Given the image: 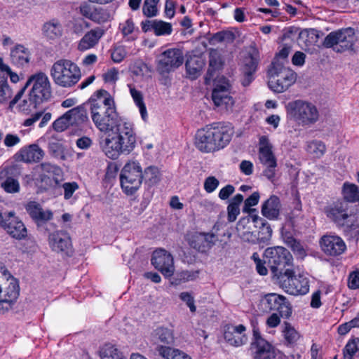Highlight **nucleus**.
Returning a JSON list of instances; mask_svg holds the SVG:
<instances>
[{"mask_svg":"<svg viewBox=\"0 0 359 359\" xmlns=\"http://www.w3.org/2000/svg\"><path fill=\"white\" fill-rule=\"evenodd\" d=\"M137 137L133 124L121 118L111 129L108 136L100 142L104 154L116 159L122 154H128L136 146Z\"/></svg>","mask_w":359,"mask_h":359,"instance_id":"1","label":"nucleus"},{"mask_svg":"<svg viewBox=\"0 0 359 359\" xmlns=\"http://www.w3.org/2000/svg\"><path fill=\"white\" fill-rule=\"evenodd\" d=\"M85 106L88 107L95 127L102 133H109L110 129L121 118L116 111L114 98L104 89L97 90Z\"/></svg>","mask_w":359,"mask_h":359,"instance_id":"2","label":"nucleus"},{"mask_svg":"<svg viewBox=\"0 0 359 359\" xmlns=\"http://www.w3.org/2000/svg\"><path fill=\"white\" fill-rule=\"evenodd\" d=\"M285 111L287 119L304 128L312 126L320 118V111L316 105L304 100L289 102L285 105Z\"/></svg>","mask_w":359,"mask_h":359,"instance_id":"3","label":"nucleus"},{"mask_svg":"<svg viewBox=\"0 0 359 359\" xmlns=\"http://www.w3.org/2000/svg\"><path fill=\"white\" fill-rule=\"evenodd\" d=\"M264 263L269 267L275 282L292 269L293 258L285 248H268L264 251Z\"/></svg>","mask_w":359,"mask_h":359,"instance_id":"4","label":"nucleus"},{"mask_svg":"<svg viewBox=\"0 0 359 359\" xmlns=\"http://www.w3.org/2000/svg\"><path fill=\"white\" fill-rule=\"evenodd\" d=\"M50 74L54 83L62 88L73 87L81 78L79 67L68 59H60L55 62Z\"/></svg>","mask_w":359,"mask_h":359,"instance_id":"5","label":"nucleus"},{"mask_svg":"<svg viewBox=\"0 0 359 359\" xmlns=\"http://www.w3.org/2000/svg\"><path fill=\"white\" fill-rule=\"evenodd\" d=\"M269 88L275 93L286 91L297 80V74L283 62L276 59L268 70Z\"/></svg>","mask_w":359,"mask_h":359,"instance_id":"6","label":"nucleus"},{"mask_svg":"<svg viewBox=\"0 0 359 359\" xmlns=\"http://www.w3.org/2000/svg\"><path fill=\"white\" fill-rule=\"evenodd\" d=\"M143 172L137 161H129L123 167L120 174L121 188L127 195L134 194L140 187Z\"/></svg>","mask_w":359,"mask_h":359,"instance_id":"7","label":"nucleus"},{"mask_svg":"<svg viewBox=\"0 0 359 359\" xmlns=\"http://www.w3.org/2000/svg\"><path fill=\"white\" fill-rule=\"evenodd\" d=\"M30 84H32V88L29 93V101L34 107L50 98V83L45 73L39 72L32 75L27 81V86Z\"/></svg>","mask_w":359,"mask_h":359,"instance_id":"8","label":"nucleus"},{"mask_svg":"<svg viewBox=\"0 0 359 359\" xmlns=\"http://www.w3.org/2000/svg\"><path fill=\"white\" fill-rule=\"evenodd\" d=\"M285 292L291 295H304L309 291V279L303 273L295 275L293 269L275 282Z\"/></svg>","mask_w":359,"mask_h":359,"instance_id":"9","label":"nucleus"},{"mask_svg":"<svg viewBox=\"0 0 359 359\" xmlns=\"http://www.w3.org/2000/svg\"><path fill=\"white\" fill-rule=\"evenodd\" d=\"M357 41L355 31L348 27L330 33L324 40V46L326 48H333L337 52H344L353 50Z\"/></svg>","mask_w":359,"mask_h":359,"instance_id":"10","label":"nucleus"},{"mask_svg":"<svg viewBox=\"0 0 359 359\" xmlns=\"http://www.w3.org/2000/svg\"><path fill=\"white\" fill-rule=\"evenodd\" d=\"M18 281L12 276L8 278H0V313L10 310L19 296Z\"/></svg>","mask_w":359,"mask_h":359,"instance_id":"11","label":"nucleus"},{"mask_svg":"<svg viewBox=\"0 0 359 359\" xmlns=\"http://www.w3.org/2000/svg\"><path fill=\"white\" fill-rule=\"evenodd\" d=\"M263 312L277 311L282 318H289L292 315V306L285 297L276 293L265 294L260 300Z\"/></svg>","mask_w":359,"mask_h":359,"instance_id":"12","label":"nucleus"},{"mask_svg":"<svg viewBox=\"0 0 359 359\" xmlns=\"http://www.w3.org/2000/svg\"><path fill=\"white\" fill-rule=\"evenodd\" d=\"M259 158L261 163L265 166L264 175L273 182L276 177L277 161L272 151V146L266 136L259 138Z\"/></svg>","mask_w":359,"mask_h":359,"instance_id":"13","label":"nucleus"},{"mask_svg":"<svg viewBox=\"0 0 359 359\" xmlns=\"http://www.w3.org/2000/svg\"><path fill=\"white\" fill-rule=\"evenodd\" d=\"M183 53L178 48H170L161 54L158 58L157 70L161 74L174 71L183 64Z\"/></svg>","mask_w":359,"mask_h":359,"instance_id":"14","label":"nucleus"},{"mask_svg":"<svg viewBox=\"0 0 359 359\" xmlns=\"http://www.w3.org/2000/svg\"><path fill=\"white\" fill-rule=\"evenodd\" d=\"M0 225L14 239L20 241L27 236V227L14 212L5 214L4 217L1 219Z\"/></svg>","mask_w":359,"mask_h":359,"instance_id":"15","label":"nucleus"},{"mask_svg":"<svg viewBox=\"0 0 359 359\" xmlns=\"http://www.w3.org/2000/svg\"><path fill=\"white\" fill-rule=\"evenodd\" d=\"M230 84L224 82L222 84L217 85L212 93V100L215 105L221 111L231 112L235 104L234 99L231 95Z\"/></svg>","mask_w":359,"mask_h":359,"instance_id":"16","label":"nucleus"},{"mask_svg":"<svg viewBox=\"0 0 359 359\" xmlns=\"http://www.w3.org/2000/svg\"><path fill=\"white\" fill-rule=\"evenodd\" d=\"M250 351L254 359H272L275 357L274 348L262 337L258 329H253V339Z\"/></svg>","mask_w":359,"mask_h":359,"instance_id":"17","label":"nucleus"},{"mask_svg":"<svg viewBox=\"0 0 359 359\" xmlns=\"http://www.w3.org/2000/svg\"><path fill=\"white\" fill-rule=\"evenodd\" d=\"M210 130L213 135L216 151L224 148L231 141L233 135V128L230 123H215L209 124Z\"/></svg>","mask_w":359,"mask_h":359,"instance_id":"18","label":"nucleus"},{"mask_svg":"<svg viewBox=\"0 0 359 359\" xmlns=\"http://www.w3.org/2000/svg\"><path fill=\"white\" fill-rule=\"evenodd\" d=\"M48 245L57 253L70 255L72 252V240L66 231H55L48 235Z\"/></svg>","mask_w":359,"mask_h":359,"instance_id":"19","label":"nucleus"},{"mask_svg":"<svg viewBox=\"0 0 359 359\" xmlns=\"http://www.w3.org/2000/svg\"><path fill=\"white\" fill-rule=\"evenodd\" d=\"M151 264L164 276L170 277L173 275L175 270L173 257L165 250H155L152 255Z\"/></svg>","mask_w":359,"mask_h":359,"instance_id":"20","label":"nucleus"},{"mask_svg":"<svg viewBox=\"0 0 359 359\" xmlns=\"http://www.w3.org/2000/svg\"><path fill=\"white\" fill-rule=\"evenodd\" d=\"M25 209L38 228L43 226L53 218V211L49 209H44L36 201L27 202L25 205Z\"/></svg>","mask_w":359,"mask_h":359,"instance_id":"21","label":"nucleus"},{"mask_svg":"<svg viewBox=\"0 0 359 359\" xmlns=\"http://www.w3.org/2000/svg\"><path fill=\"white\" fill-rule=\"evenodd\" d=\"M320 245L325 254L337 257L343 254L346 250V245L339 236L327 234L322 236Z\"/></svg>","mask_w":359,"mask_h":359,"instance_id":"22","label":"nucleus"},{"mask_svg":"<svg viewBox=\"0 0 359 359\" xmlns=\"http://www.w3.org/2000/svg\"><path fill=\"white\" fill-rule=\"evenodd\" d=\"M252 216L241 218L237 223L236 231L239 238L244 242L256 243L258 237H257V232L252 229V227H255Z\"/></svg>","mask_w":359,"mask_h":359,"instance_id":"23","label":"nucleus"},{"mask_svg":"<svg viewBox=\"0 0 359 359\" xmlns=\"http://www.w3.org/2000/svg\"><path fill=\"white\" fill-rule=\"evenodd\" d=\"M347 211V205L341 201L334 202L325 210L327 217L339 226L345 225L348 217Z\"/></svg>","mask_w":359,"mask_h":359,"instance_id":"24","label":"nucleus"},{"mask_svg":"<svg viewBox=\"0 0 359 359\" xmlns=\"http://www.w3.org/2000/svg\"><path fill=\"white\" fill-rule=\"evenodd\" d=\"M213 135L210 130L209 125L198 130L195 136V145L201 151L210 153L216 151L215 142L213 141Z\"/></svg>","mask_w":359,"mask_h":359,"instance_id":"25","label":"nucleus"},{"mask_svg":"<svg viewBox=\"0 0 359 359\" xmlns=\"http://www.w3.org/2000/svg\"><path fill=\"white\" fill-rule=\"evenodd\" d=\"M217 241V236L213 233H196L191 236L190 245L201 252L209 250Z\"/></svg>","mask_w":359,"mask_h":359,"instance_id":"26","label":"nucleus"},{"mask_svg":"<svg viewBox=\"0 0 359 359\" xmlns=\"http://www.w3.org/2000/svg\"><path fill=\"white\" fill-rule=\"evenodd\" d=\"M44 151L36 144L21 148L16 154L17 158L27 163H38L43 159Z\"/></svg>","mask_w":359,"mask_h":359,"instance_id":"27","label":"nucleus"},{"mask_svg":"<svg viewBox=\"0 0 359 359\" xmlns=\"http://www.w3.org/2000/svg\"><path fill=\"white\" fill-rule=\"evenodd\" d=\"M104 33L105 31L102 27H95L87 32L79 41L78 49L80 51H86L94 48Z\"/></svg>","mask_w":359,"mask_h":359,"instance_id":"28","label":"nucleus"},{"mask_svg":"<svg viewBox=\"0 0 359 359\" xmlns=\"http://www.w3.org/2000/svg\"><path fill=\"white\" fill-rule=\"evenodd\" d=\"M281 204L278 197L272 195L262 205L261 212L262 215L269 219H278Z\"/></svg>","mask_w":359,"mask_h":359,"instance_id":"29","label":"nucleus"},{"mask_svg":"<svg viewBox=\"0 0 359 359\" xmlns=\"http://www.w3.org/2000/svg\"><path fill=\"white\" fill-rule=\"evenodd\" d=\"M10 59L12 64L17 67H24L29 62L30 52L22 45H16L11 50Z\"/></svg>","mask_w":359,"mask_h":359,"instance_id":"30","label":"nucleus"},{"mask_svg":"<svg viewBox=\"0 0 359 359\" xmlns=\"http://www.w3.org/2000/svg\"><path fill=\"white\" fill-rule=\"evenodd\" d=\"M42 33L46 39L55 40L62 36L63 27L57 19H52L43 24Z\"/></svg>","mask_w":359,"mask_h":359,"instance_id":"31","label":"nucleus"},{"mask_svg":"<svg viewBox=\"0 0 359 359\" xmlns=\"http://www.w3.org/2000/svg\"><path fill=\"white\" fill-rule=\"evenodd\" d=\"M8 170L4 169L0 172V180H4L1 182V188L8 194H16L20 190V185L18 179L8 176Z\"/></svg>","mask_w":359,"mask_h":359,"instance_id":"32","label":"nucleus"},{"mask_svg":"<svg viewBox=\"0 0 359 359\" xmlns=\"http://www.w3.org/2000/svg\"><path fill=\"white\" fill-rule=\"evenodd\" d=\"M222 65L221 55L218 50H211L209 54V67L205 77V83L208 84L214 77L215 73Z\"/></svg>","mask_w":359,"mask_h":359,"instance_id":"33","label":"nucleus"},{"mask_svg":"<svg viewBox=\"0 0 359 359\" xmlns=\"http://www.w3.org/2000/svg\"><path fill=\"white\" fill-rule=\"evenodd\" d=\"M252 221L255 223V227L259 229L257 233V242H265L269 240L272 234L270 225L258 215H253Z\"/></svg>","mask_w":359,"mask_h":359,"instance_id":"34","label":"nucleus"},{"mask_svg":"<svg viewBox=\"0 0 359 359\" xmlns=\"http://www.w3.org/2000/svg\"><path fill=\"white\" fill-rule=\"evenodd\" d=\"M67 115L68 116L72 126H79L89 121L87 109L85 108V106L81 105L72 108L67 111Z\"/></svg>","mask_w":359,"mask_h":359,"instance_id":"35","label":"nucleus"},{"mask_svg":"<svg viewBox=\"0 0 359 359\" xmlns=\"http://www.w3.org/2000/svg\"><path fill=\"white\" fill-rule=\"evenodd\" d=\"M243 199L244 197L242 194H237L229 201L226 208L227 220L229 222H233L236 220L238 216L240 215V205L243 201Z\"/></svg>","mask_w":359,"mask_h":359,"instance_id":"36","label":"nucleus"},{"mask_svg":"<svg viewBox=\"0 0 359 359\" xmlns=\"http://www.w3.org/2000/svg\"><path fill=\"white\" fill-rule=\"evenodd\" d=\"M203 60L196 56L189 58L185 64L187 73L189 78L195 79L199 76L203 67Z\"/></svg>","mask_w":359,"mask_h":359,"instance_id":"37","label":"nucleus"},{"mask_svg":"<svg viewBox=\"0 0 359 359\" xmlns=\"http://www.w3.org/2000/svg\"><path fill=\"white\" fill-rule=\"evenodd\" d=\"M143 180L148 187L156 185L161 180V173L158 168L150 165L143 172Z\"/></svg>","mask_w":359,"mask_h":359,"instance_id":"38","label":"nucleus"},{"mask_svg":"<svg viewBox=\"0 0 359 359\" xmlns=\"http://www.w3.org/2000/svg\"><path fill=\"white\" fill-rule=\"evenodd\" d=\"M282 333L287 346L295 344L300 338L299 332L288 322H284Z\"/></svg>","mask_w":359,"mask_h":359,"instance_id":"39","label":"nucleus"},{"mask_svg":"<svg viewBox=\"0 0 359 359\" xmlns=\"http://www.w3.org/2000/svg\"><path fill=\"white\" fill-rule=\"evenodd\" d=\"M130 95L135 103V104L138 107L140 112L141 114V116L143 120H146L147 117V112L145 104L143 100L142 93L137 90L134 86L132 85H128Z\"/></svg>","mask_w":359,"mask_h":359,"instance_id":"40","label":"nucleus"},{"mask_svg":"<svg viewBox=\"0 0 359 359\" xmlns=\"http://www.w3.org/2000/svg\"><path fill=\"white\" fill-rule=\"evenodd\" d=\"M342 194L346 201L355 203L359 195V187L355 184L345 182L343 185Z\"/></svg>","mask_w":359,"mask_h":359,"instance_id":"41","label":"nucleus"},{"mask_svg":"<svg viewBox=\"0 0 359 359\" xmlns=\"http://www.w3.org/2000/svg\"><path fill=\"white\" fill-rule=\"evenodd\" d=\"M306 149L314 157L320 158L326 151V146L321 141L313 140L307 142Z\"/></svg>","mask_w":359,"mask_h":359,"instance_id":"42","label":"nucleus"},{"mask_svg":"<svg viewBox=\"0 0 359 359\" xmlns=\"http://www.w3.org/2000/svg\"><path fill=\"white\" fill-rule=\"evenodd\" d=\"M154 337L156 342L164 344H170L173 342L172 332L170 329L165 327H158L154 330Z\"/></svg>","mask_w":359,"mask_h":359,"instance_id":"43","label":"nucleus"},{"mask_svg":"<svg viewBox=\"0 0 359 359\" xmlns=\"http://www.w3.org/2000/svg\"><path fill=\"white\" fill-rule=\"evenodd\" d=\"M13 96V90L8 86L7 80L0 77V103H7Z\"/></svg>","mask_w":359,"mask_h":359,"instance_id":"44","label":"nucleus"},{"mask_svg":"<svg viewBox=\"0 0 359 359\" xmlns=\"http://www.w3.org/2000/svg\"><path fill=\"white\" fill-rule=\"evenodd\" d=\"M119 29L123 36L127 38V41H133L135 39V37L132 36L135 31V24L132 18H128L120 23Z\"/></svg>","mask_w":359,"mask_h":359,"instance_id":"45","label":"nucleus"},{"mask_svg":"<svg viewBox=\"0 0 359 359\" xmlns=\"http://www.w3.org/2000/svg\"><path fill=\"white\" fill-rule=\"evenodd\" d=\"M359 350V338L350 339L344 348V359H353Z\"/></svg>","mask_w":359,"mask_h":359,"instance_id":"46","label":"nucleus"},{"mask_svg":"<svg viewBox=\"0 0 359 359\" xmlns=\"http://www.w3.org/2000/svg\"><path fill=\"white\" fill-rule=\"evenodd\" d=\"M172 32L171 23L156 20L154 33L156 36L170 35Z\"/></svg>","mask_w":359,"mask_h":359,"instance_id":"47","label":"nucleus"},{"mask_svg":"<svg viewBox=\"0 0 359 359\" xmlns=\"http://www.w3.org/2000/svg\"><path fill=\"white\" fill-rule=\"evenodd\" d=\"M234 34L231 32L222 31L213 34V36L210 39V43L211 44H215L217 43H221L224 41L232 42L234 40Z\"/></svg>","mask_w":359,"mask_h":359,"instance_id":"48","label":"nucleus"},{"mask_svg":"<svg viewBox=\"0 0 359 359\" xmlns=\"http://www.w3.org/2000/svg\"><path fill=\"white\" fill-rule=\"evenodd\" d=\"M72 126L71 121L67 115V112L57 118L52 124L53 129L56 132H62L69 127Z\"/></svg>","mask_w":359,"mask_h":359,"instance_id":"49","label":"nucleus"},{"mask_svg":"<svg viewBox=\"0 0 359 359\" xmlns=\"http://www.w3.org/2000/svg\"><path fill=\"white\" fill-rule=\"evenodd\" d=\"M159 0H144L142 12L143 14L148 17H154L158 13L157 4Z\"/></svg>","mask_w":359,"mask_h":359,"instance_id":"50","label":"nucleus"},{"mask_svg":"<svg viewBox=\"0 0 359 359\" xmlns=\"http://www.w3.org/2000/svg\"><path fill=\"white\" fill-rule=\"evenodd\" d=\"M224 338L227 341L229 342L230 344L234 346H241L245 344L248 341V338L245 334L239 336L238 334L232 333L230 331H227L225 332Z\"/></svg>","mask_w":359,"mask_h":359,"instance_id":"51","label":"nucleus"},{"mask_svg":"<svg viewBox=\"0 0 359 359\" xmlns=\"http://www.w3.org/2000/svg\"><path fill=\"white\" fill-rule=\"evenodd\" d=\"M109 13L104 8H94V13L90 18V20L98 23L102 24L109 20Z\"/></svg>","mask_w":359,"mask_h":359,"instance_id":"52","label":"nucleus"},{"mask_svg":"<svg viewBox=\"0 0 359 359\" xmlns=\"http://www.w3.org/2000/svg\"><path fill=\"white\" fill-rule=\"evenodd\" d=\"M179 297L187 304L191 313L196 312V306L195 305L194 297L191 292H182L179 294Z\"/></svg>","mask_w":359,"mask_h":359,"instance_id":"53","label":"nucleus"},{"mask_svg":"<svg viewBox=\"0 0 359 359\" xmlns=\"http://www.w3.org/2000/svg\"><path fill=\"white\" fill-rule=\"evenodd\" d=\"M259 200V194L256 191L251 194L248 198L245 199L244 201V205L243 208V212H250L252 210L251 207L256 205Z\"/></svg>","mask_w":359,"mask_h":359,"instance_id":"54","label":"nucleus"},{"mask_svg":"<svg viewBox=\"0 0 359 359\" xmlns=\"http://www.w3.org/2000/svg\"><path fill=\"white\" fill-rule=\"evenodd\" d=\"M257 60L252 55L245 59L244 65L243 67V73L253 74L255 72L257 67Z\"/></svg>","mask_w":359,"mask_h":359,"instance_id":"55","label":"nucleus"},{"mask_svg":"<svg viewBox=\"0 0 359 359\" xmlns=\"http://www.w3.org/2000/svg\"><path fill=\"white\" fill-rule=\"evenodd\" d=\"M0 71L1 72L6 73L7 75L10 76V79L13 83H17L19 81L18 75L13 72L10 67L6 64L2 57H0Z\"/></svg>","mask_w":359,"mask_h":359,"instance_id":"56","label":"nucleus"},{"mask_svg":"<svg viewBox=\"0 0 359 359\" xmlns=\"http://www.w3.org/2000/svg\"><path fill=\"white\" fill-rule=\"evenodd\" d=\"M219 184V180L216 177L210 176L205 180L204 189L207 193H212L218 187Z\"/></svg>","mask_w":359,"mask_h":359,"instance_id":"57","label":"nucleus"},{"mask_svg":"<svg viewBox=\"0 0 359 359\" xmlns=\"http://www.w3.org/2000/svg\"><path fill=\"white\" fill-rule=\"evenodd\" d=\"M127 52L123 46L115 48L111 54V59L115 62H121L126 56Z\"/></svg>","mask_w":359,"mask_h":359,"instance_id":"58","label":"nucleus"},{"mask_svg":"<svg viewBox=\"0 0 359 359\" xmlns=\"http://www.w3.org/2000/svg\"><path fill=\"white\" fill-rule=\"evenodd\" d=\"M39 166L42 171L47 173H52L57 176L62 173V170L58 166L48 162L42 163Z\"/></svg>","mask_w":359,"mask_h":359,"instance_id":"59","label":"nucleus"},{"mask_svg":"<svg viewBox=\"0 0 359 359\" xmlns=\"http://www.w3.org/2000/svg\"><path fill=\"white\" fill-rule=\"evenodd\" d=\"M62 188L64 189V198L66 200L69 199L74 192L78 189L79 186L76 182H65L62 184Z\"/></svg>","mask_w":359,"mask_h":359,"instance_id":"60","label":"nucleus"},{"mask_svg":"<svg viewBox=\"0 0 359 359\" xmlns=\"http://www.w3.org/2000/svg\"><path fill=\"white\" fill-rule=\"evenodd\" d=\"M198 276V271H183L178 274L179 279L184 282L195 280Z\"/></svg>","mask_w":359,"mask_h":359,"instance_id":"61","label":"nucleus"},{"mask_svg":"<svg viewBox=\"0 0 359 359\" xmlns=\"http://www.w3.org/2000/svg\"><path fill=\"white\" fill-rule=\"evenodd\" d=\"M235 191V188L231 184H227L222 188L219 192L218 196L221 200H226Z\"/></svg>","mask_w":359,"mask_h":359,"instance_id":"62","label":"nucleus"},{"mask_svg":"<svg viewBox=\"0 0 359 359\" xmlns=\"http://www.w3.org/2000/svg\"><path fill=\"white\" fill-rule=\"evenodd\" d=\"M290 247L297 255L303 257L306 255V252L302 245L297 241L292 239L290 241Z\"/></svg>","mask_w":359,"mask_h":359,"instance_id":"63","label":"nucleus"},{"mask_svg":"<svg viewBox=\"0 0 359 359\" xmlns=\"http://www.w3.org/2000/svg\"><path fill=\"white\" fill-rule=\"evenodd\" d=\"M20 142V138L17 135L7 134L4 138V142L6 147H12Z\"/></svg>","mask_w":359,"mask_h":359,"instance_id":"64","label":"nucleus"}]
</instances>
